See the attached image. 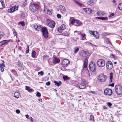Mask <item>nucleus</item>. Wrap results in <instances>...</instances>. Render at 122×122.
Here are the masks:
<instances>
[{
	"instance_id": "09e8293b",
	"label": "nucleus",
	"mask_w": 122,
	"mask_h": 122,
	"mask_svg": "<svg viewBox=\"0 0 122 122\" xmlns=\"http://www.w3.org/2000/svg\"><path fill=\"white\" fill-rule=\"evenodd\" d=\"M39 74H40L41 76H42L44 74V73L43 71H41L38 73V75H39Z\"/></svg>"
},
{
	"instance_id": "0eeeda50",
	"label": "nucleus",
	"mask_w": 122,
	"mask_h": 122,
	"mask_svg": "<svg viewBox=\"0 0 122 122\" xmlns=\"http://www.w3.org/2000/svg\"><path fill=\"white\" fill-rule=\"evenodd\" d=\"M47 21L48 26L52 28H54L55 25V22L53 21L50 20H48Z\"/></svg>"
},
{
	"instance_id": "473e14b6",
	"label": "nucleus",
	"mask_w": 122,
	"mask_h": 122,
	"mask_svg": "<svg viewBox=\"0 0 122 122\" xmlns=\"http://www.w3.org/2000/svg\"><path fill=\"white\" fill-rule=\"evenodd\" d=\"M19 24H21L23 26H24L25 25V22L24 21H20L19 23Z\"/></svg>"
},
{
	"instance_id": "4d7b16f0",
	"label": "nucleus",
	"mask_w": 122,
	"mask_h": 122,
	"mask_svg": "<svg viewBox=\"0 0 122 122\" xmlns=\"http://www.w3.org/2000/svg\"><path fill=\"white\" fill-rule=\"evenodd\" d=\"M50 82H47L46 83V85L47 86H49L50 85Z\"/></svg>"
},
{
	"instance_id": "412c9836",
	"label": "nucleus",
	"mask_w": 122,
	"mask_h": 122,
	"mask_svg": "<svg viewBox=\"0 0 122 122\" xmlns=\"http://www.w3.org/2000/svg\"><path fill=\"white\" fill-rule=\"evenodd\" d=\"M0 70L2 72H3L4 71V69L3 67H5V66L3 64H0Z\"/></svg>"
},
{
	"instance_id": "603ef678",
	"label": "nucleus",
	"mask_w": 122,
	"mask_h": 122,
	"mask_svg": "<svg viewBox=\"0 0 122 122\" xmlns=\"http://www.w3.org/2000/svg\"><path fill=\"white\" fill-rule=\"evenodd\" d=\"M80 34H81V36L82 38H83L84 37L85 34H81V33H80Z\"/></svg>"
},
{
	"instance_id": "052dcab7",
	"label": "nucleus",
	"mask_w": 122,
	"mask_h": 122,
	"mask_svg": "<svg viewBox=\"0 0 122 122\" xmlns=\"http://www.w3.org/2000/svg\"><path fill=\"white\" fill-rule=\"evenodd\" d=\"M109 86H112L113 87L114 86V83H112L111 84H110L109 85Z\"/></svg>"
},
{
	"instance_id": "338daca9",
	"label": "nucleus",
	"mask_w": 122,
	"mask_h": 122,
	"mask_svg": "<svg viewBox=\"0 0 122 122\" xmlns=\"http://www.w3.org/2000/svg\"><path fill=\"white\" fill-rule=\"evenodd\" d=\"M18 48L19 49H20V50H21V47H20L19 46Z\"/></svg>"
},
{
	"instance_id": "5701e85b",
	"label": "nucleus",
	"mask_w": 122,
	"mask_h": 122,
	"mask_svg": "<svg viewBox=\"0 0 122 122\" xmlns=\"http://www.w3.org/2000/svg\"><path fill=\"white\" fill-rule=\"evenodd\" d=\"M110 82H111L112 81L113 78V73L112 72H111L110 73Z\"/></svg>"
},
{
	"instance_id": "4468645a",
	"label": "nucleus",
	"mask_w": 122,
	"mask_h": 122,
	"mask_svg": "<svg viewBox=\"0 0 122 122\" xmlns=\"http://www.w3.org/2000/svg\"><path fill=\"white\" fill-rule=\"evenodd\" d=\"M66 25H65L62 24L58 28V31L59 33H61L63 32V30L66 29Z\"/></svg>"
},
{
	"instance_id": "f03ea898",
	"label": "nucleus",
	"mask_w": 122,
	"mask_h": 122,
	"mask_svg": "<svg viewBox=\"0 0 122 122\" xmlns=\"http://www.w3.org/2000/svg\"><path fill=\"white\" fill-rule=\"evenodd\" d=\"M107 76L102 73L98 75L97 77V79L100 82H105L107 79Z\"/></svg>"
},
{
	"instance_id": "423d86ee",
	"label": "nucleus",
	"mask_w": 122,
	"mask_h": 122,
	"mask_svg": "<svg viewBox=\"0 0 122 122\" xmlns=\"http://www.w3.org/2000/svg\"><path fill=\"white\" fill-rule=\"evenodd\" d=\"M115 91L117 94L118 95L122 94V88L119 86L116 85L115 87Z\"/></svg>"
},
{
	"instance_id": "0e129e2a",
	"label": "nucleus",
	"mask_w": 122,
	"mask_h": 122,
	"mask_svg": "<svg viewBox=\"0 0 122 122\" xmlns=\"http://www.w3.org/2000/svg\"><path fill=\"white\" fill-rule=\"evenodd\" d=\"M15 71V70L14 69H12L11 70V71L13 73Z\"/></svg>"
},
{
	"instance_id": "de8ad7c7",
	"label": "nucleus",
	"mask_w": 122,
	"mask_h": 122,
	"mask_svg": "<svg viewBox=\"0 0 122 122\" xmlns=\"http://www.w3.org/2000/svg\"><path fill=\"white\" fill-rule=\"evenodd\" d=\"M47 14L49 15H50L51 14V12L50 10H47Z\"/></svg>"
},
{
	"instance_id": "f8f14e48",
	"label": "nucleus",
	"mask_w": 122,
	"mask_h": 122,
	"mask_svg": "<svg viewBox=\"0 0 122 122\" xmlns=\"http://www.w3.org/2000/svg\"><path fill=\"white\" fill-rule=\"evenodd\" d=\"M88 52L84 50H81L79 52V55L83 57H85L87 55Z\"/></svg>"
},
{
	"instance_id": "6e6552de",
	"label": "nucleus",
	"mask_w": 122,
	"mask_h": 122,
	"mask_svg": "<svg viewBox=\"0 0 122 122\" xmlns=\"http://www.w3.org/2000/svg\"><path fill=\"white\" fill-rule=\"evenodd\" d=\"M86 83V82L85 80H82L81 82L78 85L79 88L81 89L85 88L86 87L85 84Z\"/></svg>"
},
{
	"instance_id": "a211bd4d",
	"label": "nucleus",
	"mask_w": 122,
	"mask_h": 122,
	"mask_svg": "<svg viewBox=\"0 0 122 122\" xmlns=\"http://www.w3.org/2000/svg\"><path fill=\"white\" fill-rule=\"evenodd\" d=\"M97 14L99 16H102L105 14V13L103 11H98L97 13Z\"/></svg>"
},
{
	"instance_id": "f704fd0d",
	"label": "nucleus",
	"mask_w": 122,
	"mask_h": 122,
	"mask_svg": "<svg viewBox=\"0 0 122 122\" xmlns=\"http://www.w3.org/2000/svg\"><path fill=\"white\" fill-rule=\"evenodd\" d=\"M96 34H95V35H94V36L95 37L96 39L98 38L99 37V34L97 33H96Z\"/></svg>"
},
{
	"instance_id": "c9c22d12",
	"label": "nucleus",
	"mask_w": 122,
	"mask_h": 122,
	"mask_svg": "<svg viewBox=\"0 0 122 122\" xmlns=\"http://www.w3.org/2000/svg\"><path fill=\"white\" fill-rule=\"evenodd\" d=\"M74 1L78 5L80 6H82V5L79 2H77V1H76V0H74Z\"/></svg>"
},
{
	"instance_id": "49530a36",
	"label": "nucleus",
	"mask_w": 122,
	"mask_h": 122,
	"mask_svg": "<svg viewBox=\"0 0 122 122\" xmlns=\"http://www.w3.org/2000/svg\"><path fill=\"white\" fill-rule=\"evenodd\" d=\"M89 92L93 94H96L97 93L96 92L94 91H90Z\"/></svg>"
},
{
	"instance_id": "72a5a7b5",
	"label": "nucleus",
	"mask_w": 122,
	"mask_h": 122,
	"mask_svg": "<svg viewBox=\"0 0 122 122\" xmlns=\"http://www.w3.org/2000/svg\"><path fill=\"white\" fill-rule=\"evenodd\" d=\"M90 120L91 121H92L93 122H94V117L93 115H91L90 116Z\"/></svg>"
},
{
	"instance_id": "cd10ccee",
	"label": "nucleus",
	"mask_w": 122,
	"mask_h": 122,
	"mask_svg": "<svg viewBox=\"0 0 122 122\" xmlns=\"http://www.w3.org/2000/svg\"><path fill=\"white\" fill-rule=\"evenodd\" d=\"M75 22L78 24V25H77V26L81 25L82 24L81 22L79 20H76Z\"/></svg>"
},
{
	"instance_id": "864d4df0",
	"label": "nucleus",
	"mask_w": 122,
	"mask_h": 122,
	"mask_svg": "<svg viewBox=\"0 0 122 122\" xmlns=\"http://www.w3.org/2000/svg\"><path fill=\"white\" fill-rule=\"evenodd\" d=\"M107 105L108 106L110 107L112 105V104L110 102H108L107 103Z\"/></svg>"
},
{
	"instance_id": "9d476101",
	"label": "nucleus",
	"mask_w": 122,
	"mask_h": 122,
	"mask_svg": "<svg viewBox=\"0 0 122 122\" xmlns=\"http://www.w3.org/2000/svg\"><path fill=\"white\" fill-rule=\"evenodd\" d=\"M104 92L106 95L110 96L112 93V91L111 89L107 88L104 90Z\"/></svg>"
},
{
	"instance_id": "4be33fe9",
	"label": "nucleus",
	"mask_w": 122,
	"mask_h": 122,
	"mask_svg": "<svg viewBox=\"0 0 122 122\" xmlns=\"http://www.w3.org/2000/svg\"><path fill=\"white\" fill-rule=\"evenodd\" d=\"M19 93L17 92H15L14 93V97L17 98L19 97Z\"/></svg>"
},
{
	"instance_id": "a19ab883",
	"label": "nucleus",
	"mask_w": 122,
	"mask_h": 122,
	"mask_svg": "<svg viewBox=\"0 0 122 122\" xmlns=\"http://www.w3.org/2000/svg\"><path fill=\"white\" fill-rule=\"evenodd\" d=\"M13 34L14 35V36H17V32L15 31V30L13 29Z\"/></svg>"
},
{
	"instance_id": "e433bc0d",
	"label": "nucleus",
	"mask_w": 122,
	"mask_h": 122,
	"mask_svg": "<svg viewBox=\"0 0 122 122\" xmlns=\"http://www.w3.org/2000/svg\"><path fill=\"white\" fill-rule=\"evenodd\" d=\"M25 89L28 90L29 92H30L32 90V89H30V87H28L26 86V88H25Z\"/></svg>"
},
{
	"instance_id": "2f4dec72",
	"label": "nucleus",
	"mask_w": 122,
	"mask_h": 122,
	"mask_svg": "<svg viewBox=\"0 0 122 122\" xmlns=\"http://www.w3.org/2000/svg\"><path fill=\"white\" fill-rule=\"evenodd\" d=\"M4 35V34L3 32L0 31V40L2 38L3 36Z\"/></svg>"
},
{
	"instance_id": "bb28decb",
	"label": "nucleus",
	"mask_w": 122,
	"mask_h": 122,
	"mask_svg": "<svg viewBox=\"0 0 122 122\" xmlns=\"http://www.w3.org/2000/svg\"><path fill=\"white\" fill-rule=\"evenodd\" d=\"M49 58V56L47 55H45L43 57V60H46Z\"/></svg>"
},
{
	"instance_id": "1a4fd4ad",
	"label": "nucleus",
	"mask_w": 122,
	"mask_h": 122,
	"mask_svg": "<svg viewBox=\"0 0 122 122\" xmlns=\"http://www.w3.org/2000/svg\"><path fill=\"white\" fill-rule=\"evenodd\" d=\"M70 63V61L68 59H64L62 61L61 64L64 67H66Z\"/></svg>"
},
{
	"instance_id": "69168bd1",
	"label": "nucleus",
	"mask_w": 122,
	"mask_h": 122,
	"mask_svg": "<svg viewBox=\"0 0 122 122\" xmlns=\"http://www.w3.org/2000/svg\"><path fill=\"white\" fill-rule=\"evenodd\" d=\"M97 18L98 19L101 20V17H97Z\"/></svg>"
},
{
	"instance_id": "5fc2aeb1",
	"label": "nucleus",
	"mask_w": 122,
	"mask_h": 122,
	"mask_svg": "<svg viewBox=\"0 0 122 122\" xmlns=\"http://www.w3.org/2000/svg\"><path fill=\"white\" fill-rule=\"evenodd\" d=\"M114 15V13H112L110 14V15H109V17H111L112 16Z\"/></svg>"
},
{
	"instance_id": "c756f323",
	"label": "nucleus",
	"mask_w": 122,
	"mask_h": 122,
	"mask_svg": "<svg viewBox=\"0 0 122 122\" xmlns=\"http://www.w3.org/2000/svg\"><path fill=\"white\" fill-rule=\"evenodd\" d=\"M2 45H3L6 44L8 42V41L6 40H4L2 41H1Z\"/></svg>"
},
{
	"instance_id": "7c9ffc66",
	"label": "nucleus",
	"mask_w": 122,
	"mask_h": 122,
	"mask_svg": "<svg viewBox=\"0 0 122 122\" xmlns=\"http://www.w3.org/2000/svg\"><path fill=\"white\" fill-rule=\"evenodd\" d=\"M108 18L107 17H101V20H108Z\"/></svg>"
},
{
	"instance_id": "4c0bfd02",
	"label": "nucleus",
	"mask_w": 122,
	"mask_h": 122,
	"mask_svg": "<svg viewBox=\"0 0 122 122\" xmlns=\"http://www.w3.org/2000/svg\"><path fill=\"white\" fill-rule=\"evenodd\" d=\"M90 33L92 34V35L94 36V35H95V33L94 32H96V33H97V32L96 31H90Z\"/></svg>"
},
{
	"instance_id": "79ce46f5",
	"label": "nucleus",
	"mask_w": 122,
	"mask_h": 122,
	"mask_svg": "<svg viewBox=\"0 0 122 122\" xmlns=\"http://www.w3.org/2000/svg\"><path fill=\"white\" fill-rule=\"evenodd\" d=\"M63 79L65 81H66L69 79V78L67 76H63Z\"/></svg>"
},
{
	"instance_id": "f257e3e1",
	"label": "nucleus",
	"mask_w": 122,
	"mask_h": 122,
	"mask_svg": "<svg viewBox=\"0 0 122 122\" xmlns=\"http://www.w3.org/2000/svg\"><path fill=\"white\" fill-rule=\"evenodd\" d=\"M34 27L37 31H39L41 29L43 36L45 38H47L48 37V33L47 29L46 27H44L41 29V26L40 25H39L37 24L35 25H34Z\"/></svg>"
},
{
	"instance_id": "13d9d810",
	"label": "nucleus",
	"mask_w": 122,
	"mask_h": 122,
	"mask_svg": "<svg viewBox=\"0 0 122 122\" xmlns=\"http://www.w3.org/2000/svg\"><path fill=\"white\" fill-rule=\"evenodd\" d=\"M30 121L32 122H33V119L32 118V117H30Z\"/></svg>"
},
{
	"instance_id": "3c124183",
	"label": "nucleus",
	"mask_w": 122,
	"mask_h": 122,
	"mask_svg": "<svg viewBox=\"0 0 122 122\" xmlns=\"http://www.w3.org/2000/svg\"><path fill=\"white\" fill-rule=\"evenodd\" d=\"M27 3V1L25 0V2L22 5L23 6H25Z\"/></svg>"
},
{
	"instance_id": "a878e982",
	"label": "nucleus",
	"mask_w": 122,
	"mask_h": 122,
	"mask_svg": "<svg viewBox=\"0 0 122 122\" xmlns=\"http://www.w3.org/2000/svg\"><path fill=\"white\" fill-rule=\"evenodd\" d=\"M74 53H77L79 50V48L78 47H75L74 48Z\"/></svg>"
},
{
	"instance_id": "680f3d73",
	"label": "nucleus",
	"mask_w": 122,
	"mask_h": 122,
	"mask_svg": "<svg viewBox=\"0 0 122 122\" xmlns=\"http://www.w3.org/2000/svg\"><path fill=\"white\" fill-rule=\"evenodd\" d=\"M112 2H113L115 3V5H116V2L115 0H114L112 1Z\"/></svg>"
},
{
	"instance_id": "20e7f679",
	"label": "nucleus",
	"mask_w": 122,
	"mask_h": 122,
	"mask_svg": "<svg viewBox=\"0 0 122 122\" xmlns=\"http://www.w3.org/2000/svg\"><path fill=\"white\" fill-rule=\"evenodd\" d=\"M96 67L95 64L94 62L91 61L89 65V68L91 71L95 72Z\"/></svg>"
},
{
	"instance_id": "9b49d317",
	"label": "nucleus",
	"mask_w": 122,
	"mask_h": 122,
	"mask_svg": "<svg viewBox=\"0 0 122 122\" xmlns=\"http://www.w3.org/2000/svg\"><path fill=\"white\" fill-rule=\"evenodd\" d=\"M18 6L15 5L10 8L7 11L9 13H12L18 9Z\"/></svg>"
},
{
	"instance_id": "c03bdc74",
	"label": "nucleus",
	"mask_w": 122,
	"mask_h": 122,
	"mask_svg": "<svg viewBox=\"0 0 122 122\" xmlns=\"http://www.w3.org/2000/svg\"><path fill=\"white\" fill-rule=\"evenodd\" d=\"M36 96L37 97H40L41 96V93L38 92H36Z\"/></svg>"
},
{
	"instance_id": "ea45409f",
	"label": "nucleus",
	"mask_w": 122,
	"mask_h": 122,
	"mask_svg": "<svg viewBox=\"0 0 122 122\" xmlns=\"http://www.w3.org/2000/svg\"><path fill=\"white\" fill-rule=\"evenodd\" d=\"M76 20H75L74 19H72L71 20V23L72 24H73L75 23V22Z\"/></svg>"
},
{
	"instance_id": "bf43d9fd",
	"label": "nucleus",
	"mask_w": 122,
	"mask_h": 122,
	"mask_svg": "<svg viewBox=\"0 0 122 122\" xmlns=\"http://www.w3.org/2000/svg\"><path fill=\"white\" fill-rule=\"evenodd\" d=\"M27 50L26 51V54L28 53L29 52V49H26Z\"/></svg>"
},
{
	"instance_id": "6e6d98bb",
	"label": "nucleus",
	"mask_w": 122,
	"mask_h": 122,
	"mask_svg": "<svg viewBox=\"0 0 122 122\" xmlns=\"http://www.w3.org/2000/svg\"><path fill=\"white\" fill-rule=\"evenodd\" d=\"M16 112L18 114H19L20 112V111L18 109L16 110Z\"/></svg>"
},
{
	"instance_id": "37998d69",
	"label": "nucleus",
	"mask_w": 122,
	"mask_h": 122,
	"mask_svg": "<svg viewBox=\"0 0 122 122\" xmlns=\"http://www.w3.org/2000/svg\"><path fill=\"white\" fill-rule=\"evenodd\" d=\"M25 17V15L23 13H21L20 14V18L21 19H24Z\"/></svg>"
},
{
	"instance_id": "aec40b11",
	"label": "nucleus",
	"mask_w": 122,
	"mask_h": 122,
	"mask_svg": "<svg viewBox=\"0 0 122 122\" xmlns=\"http://www.w3.org/2000/svg\"><path fill=\"white\" fill-rule=\"evenodd\" d=\"M69 31H66L64 32V33H63L62 34V35L63 36H69Z\"/></svg>"
},
{
	"instance_id": "393cba45",
	"label": "nucleus",
	"mask_w": 122,
	"mask_h": 122,
	"mask_svg": "<svg viewBox=\"0 0 122 122\" xmlns=\"http://www.w3.org/2000/svg\"><path fill=\"white\" fill-rule=\"evenodd\" d=\"M54 83H55V84L57 86H60V83L61 84V82L60 81L59 82L54 81Z\"/></svg>"
},
{
	"instance_id": "b1692460",
	"label": "nucleus",
	"mask_w": 122,
	"mask_h": 122,
	"mask_svg": "<svg viewBox=\"0 0 122 122\" xmlns=\"http://www.w3.org/2000/svg\"><path fill=\"white\" fill-rule=\"evenodd\" d=\"M36 53L34 51H32L31 53V56L33 58H35L36 55Z\"/></svg>"
},
{
	"instance_id": "a18cd8bd",
	"label": "nucleus",
	"mask_w": 122,
	"mask_h": 122,
	"mask_svg": "<svg viewBox=\"0 0 122 122\" xmlns=\"http://www.w3.org/2000/svg\"><path fill=\"white\" fill-rule=\"evenodd\" d=\"M110 57L112 58L116 59L117 58V56L113 54H111L110 55Z\"/></svg>"
},
{
	"instance_id": "8fccbe9b",
	"label": "nucleus",
	"mask_w": 122,
	"mask_h": 122,
	"mask_svg": "<svg viewBox=\"0 0 122 122\" xmlns=\"http://www.w3.org/2000/svg\"><path fill=\"white\" fill-rule=\"evenodd\" d=\"M57 18H61V15L59 14H57Z\"/></svg>"
},
{
	"instance_id": "39448f33",
	"label": "nucleus",
	"mask_w": 122,
	"mask_h": 122,
	"mask_svg": "<svg viewBox=\"0 0 122 122\" xmlns=\"http://www.w3.org/2000/svg\"><path fill=\"white\" fill-rule=\"evenodd\" d=\"M97 63L98 66L100 67H103L105 65V61L103 59H99L98 60Z\"/></svg>"
},
{
	"instance_id": "ddd939ff",
	"label": "nucleus",
	"mask_w": 122,
	"mask_h": 122,
	"mask_svg": "<svg viewBox=\"0 0 122 122\" xmlns=\"http://www.w3.org/2000/svg\"><path fill=\"white\" fill-rule=\"evenodd\" d=\"M107 68L108 69L111 70L113 66L112 62L110 61H109L106 64Z\"/></svg>"
},
{
	"instance_id": "7ed1b4c3",
	"label": "nucleus",
	"mask_w": 122,
	"mask_h": 122,
	"mask_svg": "<svg viewBox=\"0 0 122 122\" xmlns=\"http://www.w3.org/2000/svg\"><path fill=\"white\" fill-rule=\"evenodd\" d=\"M29 8L30 10L33 12H35L39 9V6L37 4H33Z\"/></svg>"
},
{
	"instance_id": "58836bf2",
	"label": "nucleus",
	"mask_w": 122,
	"mask_h": 122,
	"mask_svg": "<svg viewBox=\"0 0 122 122\" xmlns=\"http://www.w3.org/2000/svg\"><path fill=\"white\" fill-rule=\"evenodd\" d=\"M118 8L120 10H122V3H121L119 4L118 6Z\"/></svg>"
},
{
	"instance_id": "2eb2a0df",
	"label": "nucleus",
	"mask_w": 122,
	"mask_h": 122,
	"mask_svg": "<svg viewBox=\"0 0 122 122\" xmlns=\"http://www.w3.org/2000/svg\"><path fill=\"white\" fill-rule=\"evenodd\" d=\"M60 62V59L58 58L55 57L53 59L52 62L54 64H56L59 62Z\"/></svg>"
},
{
	"instance_id": "f3484780",
	"label": "nucleus",
	"mask_w": 122,
	"mask_h": 122,
	"mask_svg": "<svg viewBox=\"0 0 122 122\" xmlns=\"http://www.w3.org/2000/svg\"><path fill=\"white\" fill-rule=\"evenodd\" d=\"M87 4L89 6H92L94 4V0H90L87 2Z\"/></svg>"
},
{
	"instance_id": "dca6fc26",
	"label": "nucleus",
	"mask_w": 122,
	"mask_h": 122,
	"mask_svg": "<svg viewBox=\"0 0 122 122\" xmlns=\"http://www.w3.org/2000/svg\"><path fill=\"white\" fill-rule=\"evenodd\" d=\"M83 10L88 14H91L92 12V10L90 8H83Z\"/></svg>"
},
{
	"instance_id": "c85d7f7f",
	"label": "nucleus",
	"mask_w": 122,
	"mask_h": 122,
	"mask_svg": "<svg viewBox=\"0 0 122 122\" xmlns=\"http://www.w3.org/2000/svg\"><path fill=\"white\" fill-rule=\"evenodd\" d=\"M59 7L63 11H65V10L66 9L64 6L60 5H59Z\"/></svg>"
},
{
	"instance_id": "774afa93",
	"label": "nucleus",
	"mask_w": 122,
	"mask_h": 122,
	"mask_svg": "<svg viewBox=\"0 0 122 122\" xmlns=\"http://www.w3.org/2000/svg\"><path fill=\"white\" fill-rule=\"evenodd\" d=\"M107 107H105V106L104 107H103V109H107Z\"/></svg>"
},
{
	"instance_id": "e2e57ef3",
	"label": "nucleus",
	"mask_w": 122,
	"mask_h": 122,
	"mask_svg": "<svg viewBox=\"0 0 122 122\" xmlns=\"http://www.w3.org/2000/svg\"><path fill=\"white\" fill-rule=\"evenodd\" d=\"M25 116L27 118L29 117V115L28 114L26 115Z\"/></svg>"
},
{
	"instance_id": "6ab92c4d",
	"label": "nucleus",
	"mask_w": 122,
	"mask_h": 122,
	"mask_svg": "<svg viewBox=\"0 0 122 122\" xmlns=\"http://www.w3.org/2000/svg\"><path fill=\"white\" fill-rule=\"evenodd\" d=\"M88 61V59L86 58L84 60V68H86L87 66Z\"/></svg>"
}]
</instances>
